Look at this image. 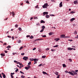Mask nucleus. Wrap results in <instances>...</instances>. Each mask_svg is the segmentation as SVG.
Segmentation results:
<instances>
[{
    "label": "nucleus",
    "mask_w": 78,
    "mask_h": 78,
    "mask_svg": "<svg viewBox=\"0 0 78 78\" xmlns=\"http://www.w3.org/2000/svg\"><path fill=\"white\" fill-rule=\"evenodd\" d=\"M69 73L70 74V75H72L73 76H74V75H77V73L73 71H72V72H69Z\"/></svg>",
    "instance_id": "obj_1"
},
{
    "label": "nucleus",
    "mask_w": 78,
    "mask_h": 78,
    "mask_svg": "<svg viewBox=\"0 0 78 78\" xmlns=\"http://www.w3.org/2000/svg\"><path fill=\"white\" fill-rule=\"evenodd\" d=\"M47 6H48V4L46 3L42 7L44 8H47Z\"/></svg>",
    "instance_id": "obj_2"
},
{
    "label": "nucleus",
    "mask_w": 78,
    "mask_h": 78,
    "mask_svg": "<svg viewBox=\"0 0 78 78\" xmlns=\"http://www.w3.org/2000/svg\"><path fill=\"white\" fill-rule=\"evenodd\" d=\"M28 57L24 56L23 57V59H24V60H25V61H27V59H28Z\"/></svg>",
    "instance_id": "obj_3"
},
{
    "label": "nucleus",
    "mask_w": 78,
    "mask_h": 78,
    "mask_svg": "<svg viewBox=\"0 0 78 78\" xmlns=\"http://www.w3.org/2000/svg\"><path fill=\"white\" fill-rule=\"evenodd\" d=\"M48 12H44L43 13V16H45V14H46V15H47L48 14Z\"/></svg>",
    "instance_id": "obj_4"
},
{
    "label": "nucleus",
    "mask_w": 78,
    "mask_h": 78,
    "mask_svg": "<svg viewBox=\"0 0 78 78\" xmlns=\"http://www.w3.org/2000/svg\"><path fill=\"white\" fill-rule=\"evenodd\" d=\"M66 36L65 35V34L61 35V37H60L62 38H64L65 37H64V36Z\"/></svg>",
    "instance_id": "obj_5"
},
{
    "label": "nucleus",
    "mask_w": 78,
    "mask_h": 78,
    "mask_svg": "<svg viewBox=\"0 0 78 78\" xmlns=\"http://www.w3.org/2000/svg\"><path fill=\"white\" fill-rule=\"evenodd\" d=\"M39 59L37 58H34V62H37V61H38Z\"/></svg>",
    "instance_id": "obj_6"
},
{
    "label": "nucleus",
    "mask_w": 78,
    "mask_h": 78,
    "mask_svg": "<svg viewBox=\"0 0 78 78\" xmlns=\"http://www.w3.org/2000/svg\"><path fill=\"white\" fill-rule=\"evenodd\" d=\"M62 2H61L59 4L60 7H62Z\"/></svg>",
    "instance_id": "obj_7"
},
{
    "label": "nucleus",
    "mask_w": 78,
    "mask_h": 78,
    "mask_svg": "<svg viewBox=\"0 0 78 78\" xmlns=\"http://www.w3.org/2000/svg\"><path fill=\"white\" fill-rule=\"evenodd\" d=\"M42 73H43V74H44V75H45L46 74V75H48V74H47V73H46L44 71H43Z\"/></svg>",
    "instance_id": "obj_8"
},
{
    "label": "nucleus",
    "mask_w": 78,
    "mask_h": 78,
    "mask_svg": "<svg viewBox=\"0 0 78 78\" xmlns=\"http://www.w3.org/2000/svg\"><path fill=\"white\" fill-rule=\"evenodd\" d=\"M12 17H14V15H15V13H14V11H13L12 13Z\"/></svg>",
    "instance_id": "obj_9"
},
{
    "label": "nucleus",
    "mask_w": 78,
    "mask_h": 78,
    "mask_svg": "<svg viewBox=\"0 0 78 78\" xmlns=\"http://www.w3.org/2000/svg\"><path fill=\"white\" fill-rule=\"evenodd\" d=\"M45 21H44V20H41V23H45Z\"/></svg>",
    "instance_id": "obj_10"
},
{
    "label": "nucleus",
    "mask_w": 78,
    "mask_h": 78,
    "mask_svg": "<svg viewBox=\"0 0 78 78\" xmlns=\"http://www.w3.org/2000/svg\"><path fill=\"white\" fill-rule=\"evenodd\" d=\"M78 3V1L77 0H76L74 2V4H76Z\"/></svg>",
    "instance_id": "obj_11"
},
{
    "label": "nucleus",
    "mask_w": 78,
    "mask_h": 78,
    "mask_svg": "<svg viewBox=\"0 0 78 78\" xmlns=\"http://www.w3.org/2000/svg\"><path fill=\"white\" fill-rule=\"evenodd\" d=\"M75 18H73L70 20L71 22H73L75 20Z\"/></svg>",
    "instance_id": "obj_12"
},
{
    "label": "nucleus",
    "mask_w": 78,
    "mask_h": 78,
    "mask_svg": "<svg viewBox=\"0 0 78 78\" xmlns=\"http://www.w3.org/2000/svg\"><path fill=\"white\" fill-rule=\"evenodd\" d=\"M68 50H73V48H68Z\"/></svg>",
    "instance_id": "obj_13"
},
{
    "label": "nucleus",
    "mask_w": 78,
    "mask_h": 78,
    "mask_svg": "<svg viewBox=\"0 0 78 78\" xmlns=\"http://www.w3.org/2000/svg\"><path fill=\"white\" fill-rule=\"evenodd\" d=\"M41 28H42V29L44 30L45 29V26H43Z\"/></svg>",
    "instance_id": "obj_14"
},
{
    "label": "nucleus",
    "mask_w": 78,
    "mask_h": 78,
    "mask_svg": "<svg viewBox=\"0 0 78 78\" xmlns=\"http://www.w3.org/2000/svg\"><path fill=\"white\" fill-rule=\"evenodd\" d=\"M54 73L56 75H58V74H59V73L58 72H56Z\"/></svg>",
    "instance_id": "obj_15"
},
{
    "label": "nucleus",
    "mask_w": 78,
    "mask_h": 78,
    "mask_svg": "<svg viewBox=\"0 0 78 78\" xmlns=\"http://www.w3.org/2000/svg\"><path fill=\"white\" fill-rule=\"evenodd\" d=\"M55 40L56 42H58V41L59 40V38H57L56 39H55Z\"/></svg>",
    "instance_id": "obj_16"
},
{
    "label": "nucleus",
    "mask_w": 78,
    "mask_h": 78,
    "mask_svg": "<svg viewBox=\"0 0 78 78\" xmlns=\"http://www.w3.org/2000/svg\"><path fill=\"white\" fill-rule=\"evenodd\" d=\"M30 61H34V58H30Z\"/></svg>",
    "instance_id": "obj_17"
},
{
    "label": "nucleus",
    "mask_w": 78,
    "mask_h": 78,
    "mask_svg": "<svg viewBox=\"0 0 78 78\" xmlns=\"http://www.w3.org/2000/svg\"><path fill=\"white\" fill-rule=\"evenodd\" d=\"M46 18H49V17H50V16H49V15H47L46 16Z\"/></svg>",
    "instance_id": "obj_18"
},
{
    "label": "nucleus",
    "mask_w": 78,
    "mask_h": 78,
    "mask_svg": "<svg viewBox=\"0 0 78 78\" xmlns=\"http://www.w3.org/2000/svg\"><path fill=\"white\" fill-rule=\"evenodd\" d=\"M70 13H71V14H74V13H75V12L73 11H71Z\"/></svg>",
    "instance_id": "obj_19"
},
{
    "label": "nucleus",
    "mask_w": 78,
    "mask_h": 78,
    "mask_svg": "<svg viewBox=\"0 0 78 78\" xmlns=\"http://www.w3.org/2000/svg\"><path fill=\"white\" fill-rule=\"evenodd\" d=\"M31 62H30L29 63H28V66H29V65H31Z\"/></svg>",
    "instance_id": "obj_20"
},
{
    "label": "nucleus",
    "mask_w": 78,
    "mask_h": 78,
    "mask_svg": "<svg viewBox=\"0 0 78 78\" xmlns=\"http://www.w3.org/2000/svg\"><path fill=\"white\" fill-rule=\"evenodd\" d=\"M11 47L10 46V45H9L8 46H7L6 47V48H11Z\"/></svg>",
    "instance_id": "obj_21"
},
{
    "label": "nucleus",
    "mask_w": 78,
    "mask_h": 78,
    "mask_svg": "<svg viewBox=\"0 0 78 78\" xmlns=\"http://www.w3.org/2000/svg\"><path fill=\"white\" fill-rule=\"evenodd\" d=\"M23 48V46H21L19 50H22V49Z\"/></svg>",
    "instance_id": "obj_22"
},
{
    "label": "nucleus",
    "mask_w": 78,
    "mask_h": 78,
    "mask_svg": "<svg viewBox=\"0 0 78 78\" xmlns=\"http://www.w3.org/2000/svg\"><path fill=\"white\" fill-rule=\"evenodd\" d=\"M63 67H66V65L65 64H63Z\"/></svg>",
    "instance_id": "obj_23"
},
{
    "label": "nucleus",
    "mask_w": 78,
    "mask_h": 78,
    "mask_svg": "<svg viewBox=\"0 0 78 78\" xmlns=\"http://www.w3.org/2000/svg\"><path fill=\"white\" fill-rule=\"evenodd\" d=\"M27 67V68L28 69H30V68H31V66L29 65H28Z\"/></svg>",
    "instance_id": "obj_24"
},
{
    "label": "nucleus",
    "mask_w": 78,
    "mask_h": 78,
    "mask_svg": "<svg viewBox=\"0 0 78 78\" xmlns=\"http://www.w3.org/2000/svg\"><path fill=\"white\" fill-rule=\"evenodd\" d=\"M7 45V43H4L3 44V45Z\"/></svg>",
    "instance_id": "obj_25"
},
{
    "label": "nucleus",
    "mask_w": 78,
    "mask_h": 78,
    "mask_svg": "<svg viewBox=\"0 0 78 78\" xmlns=\"http://www.w3.org/2000/svg\"><path fill=\"white\" fill-rule=\"evenodd\" d=\"M46 57V56H42V58H45Z\"/></svg>",
    "instance_id": "obj_26"
},
{
    "label": "nucleus",
    "mask_w": 78,
    "mask_h": 78,
    "mask_svg": "<svg viewBox=\"0 0 78 78\" xmlns=\"http://www.w3.org/2000/svg\"><path fill=\"white\" fill-rule=\"evenodd\" d=\"M38 41H41V40H43V39L39 38L37 39Z\"/></svg>",
    "instance_id": "obj_27"
},
{
    "label": "nucleus",
    "mask_w": 78,
    "mask_h": 78,
    "mask_svg": "<svg viewBox=\"0 0 78 78\" xmlns=\"http://www.w3.org/2000/svg\"><path fill=\"white\" fill-rule=\"evenodd\" d=\"M58 47V45H56L55 46H53V47Z\"/></svg>",
    "instance_id": "obj_28"
},
{
    "label": "nucleus",
    "mask_w": 78,
    "mask_h": 78,
    "mask_svg": "<svg viewBox=\"0 0 78 78\" xmlns=\"http://www.w3.org/2000/svg\"><path fill=\"white\" fill-rule=\"evenodd\" d=\"M20 42H21V40H19L18 41V43H20Z\"/></svg>",
    "instance_id": "obj_29"
},
{
    "label": "nucleus",
    "mask_w": 78,
    "mask_h": 78,
    "mask_svg": "<svg viewBox=\"0 0 78 78\" xmlns=\"http://www.w3.org/2000/svg\"><path fill=\"white\" fill-rule=\"evenodd\" d=\"M42 37H47V36L45 35H42Z\"/></svg>",
    "instance_id": "obj_30"
},
{
    "label": "nucleus",
    "mask_w": 78,
    "mask_h": 78,
    "mask_svg": "<svg viewBox=\"0 0 78 78\" xmlns=\"http://www.w3.org/2000/svg\"><path fill=\"white\" fill-rule=\"evenodd\" d=\"M19 30L20 31H22V28H20V27H19Z\"/></svg>",
    "instance_id": "obj_31"
},
{
    "label": "nucleus",
    "mask_w": 78,
    "mask_h": 78,
    "mask_svg": "<svg viewBox=\"0 0 78 78\" xmlns=\"http://www.w3.org/2000/svg\"><path fill=\"white\" fill-rule=\"evenodd\" d=\"M2 76L3 77V78H5V77H6V76L5 75V74H4Z\"/></svg>",
    "instance_id": "obj_32"
},
{
    "label": "nucleus",
    "mask_w": 78,
    "mask_h": 78,
    "mask_svg": "<svg viewBox=\"0 0 78 78\" xmlns=\"http://www.w3.org/2000/svg\"><path fill=\"white\" fill-rule=\"evenodd\" d=\"M49 35H52V33L51 32H50L49 33Z\"/></svg>",
    "instance_id": "obj_33"
},
{
    "label": "nucleus",
    "mask_w": 78,
    "mask_h": 78,
    "mask_svg": "<svg viewBox=\"0 0 78 78\" xmlns=\"http://www.w3.org/2000/svg\"><path fill=\"white\" fill-rule=\"evenodd\" d=\"M38 18L37 17H34V19H38Z\"/></svg>",
    "instance_id": "obj_34"
},
{
    "label": "nucleus",
    "mask_w": 78,
    "mask_h": 78,
    "mask_svg": "<svg viewBox=\"0 0 78 78\" xmlns=\"http://www.w3.org/2000/svg\"><path fill=\"white\" fill-rule=\"evenodd\" d=\"M70 37L69 36H65V37L64 38H68Z\"/></svg>",
    "instance_id": "obj_35"
},
{
    "label": "nucleus",
    "mask_w": 78,
    "mask_h": 78,
    "mask_svg": "<svg viewBox=\"0 0 78 78\" xmlns=\"http://www.w3.org/2000/svg\"><path fill=\"white\" fill-rule=\"evenodd\" d=\"M26 3H27L28 4H30V2L28 1H27V2H26Z\"/></svg>",
    "instance_id": "obj_36"
},
{
    "label": "nucleus",
    "mask_w": 78,
    "mask_h": 78,
    "mask_svg": "<svg viewBox=\"0 0 78 78\" xmlns=\"http://www.w3.org/2000/svg\"><path fill=\"white\" fill-rule=\"evenodd\" d=\"M30 38L31 39H33V36H31V37H30Z\"/></svg>",
    "instance_id": "obj_37"
},
{
    "label": "nucleus",
    "mask_w": 78,
    "mask_h": 78,
    "mask_svg": "<svg viewBox=\"0 0 78 78\" xmlns=\"http://www.w3.org/2000/svg\"><path fill=\"white\" fill-rule=\"evenodd\" d=\"M69 60L70 61V62H72V59L71 58L69 59Z\"/></svg>",
    "instance_id": "obj_38"
},
{
    "label": "nucleus",
    "mask_w": 78,
    "mask_h": 78,
    "mask_svg": "<svg viewBox=\"0 0 78 78\" xmlns=\"http://www.w3.org/2000/svg\"><path fill=\"white\" fill-rule=\"evenodd\" d=\"M19 70V69H17L15 71V72H17V71Z\"/></svg>",
    "instance_id": "obj_39"
},
{
    "label": "nucleus",
    "mask_w": 78,
    "mask_h": 78,
    "mask_svg": "<svg viewBox=\"0 0 78 78\" xmlns=\"http://www.w3.org/2000/svg\"><path fill=\"white\" fill-rule=\"evenodd\" d=\"M1 56H5V55L2 53L1 54Z\"/></svg>",
    "instance_id": "obj_40"
},
{
    "label": "nucleus",
    "mask_w": 78,
    "mask_h": 78,
    "mask_svg": "<svg viewBox=\"0 0 78 78\" xmlns=\"http://www.w3.org/2000/svg\"><path fill=\"white\" fill-rule=\"evenodd\" d=\"M74 34H77V32H76V31H75L74 32Z\"/></svg>",
    "instance_id": "obj_41"
},
{
    "label": "nucleus",
    "mask_w": 78,
    "mask_h": 78,
    "mask_svg": "<svg viewBox=\"0 0 78 78\" xmlns=\"http://www.w3.org/2000/svg\"><path fill=\"white\" fill-rule=\"evenodd\" d=\"M10 75L12 78H14V76L12 74H11Z\"/></svg>",
    "instance_id": "obj_42"
},
{
    "label": "nucleus",
    "mask_w": 78,
    "mask_h": 78,
    "mask_svg": "<svg viewBox=\"0 0 78 78\" xmlns=\"http://www.w3.org/2000/svg\"><path fill=\"white\" fill-rule=\"evenodd\" d=\"M25 69H26V70H28V67H25Z\"/></svg>",
    "instance_id": "obj_43"
},
{
    "label": "nucleus",
    "mask_w": 78,
    "mask_h": 78,
    "mask_svg": "<svg viewBox=\"0 0 78 78\" xmlns=\"http://www.w3.org/2000/svg\"><path fill=\"white\" fill-rule=\"evenodd\" d=\"M20 73H22V74H23H23H24V73H23V72L20 71Z\"/></svg>",
    "instance_id": "obj_44"
},
{
    "label": "nucleus",
    "mask_w": 78,
    "mask_h": 78,
    "mask_svg": "<svg viewBox=\"0 0 78 78\" xmlns=\"http://www.w3.org/2000/svg\"><path fill=\"white\" fill-rule=\"evenodd\" d=\"M35 8H39V7H38V5H37L35 7Z\"/></svg>",
    "instance_id": "obj_45"
},
{
    "label": "nucleus",
    "mask_w": 78,
    "mask_h": 78,
    "mask_svg": "<svg viewBox=\"0 0 78 78\" xmlns=\"http://www.w3.org/2000/svg\"><path fill=\"white\" fill-rule=\"evenodd\" d=\"M21 78H25V76H23V75H22L21 76Z\"/></svg>",
    "instance_id": "obj_46"
},
{
    "label": "nucleus",
    "mask_w": 78,
    "mask_h": 78,
    "mask_svg": "<svg viewBox=\"0 0 78 78\" xmlns=\"http://www.w3.org/2000/svg\"><path fill=\"white\" fill-rule=\"evenodd\" d=\"M44 29H42V30L40 31V32H43V31H44Z\"/></svg>",
    "instance_id": "obj_47"
},
{
    "label": "nucleus",
    "mask_w": 78,
    "mask_h": 78,
    "mask_svg": "<svg viewBox=\"0 0 78 78\" xmlns=\"http://www.w3.org/2000/svg\"><path fill=\"white\" fill-rule=\"evenodd\" d=\"M75 38H76V39H78V35H77L76 37H75Z\"/></svg>",
    "instance_id": "obj_48"
},
{
    "label": "nucleus",
    "mask_w": 78,
    "mask_h": 78,
    "mask_svg": "<svg viewBox=\"0 0 78 78\" xmlns=\"http://www.w3.org/2000/svg\"><path fill=\"white\" fill-rule=\"evenodd\" d=\"M36 49V48H34L33 49V50H35Z\"/></svg>",
    "instance_id": "obj_49"
},
{
    "label": "nucleus",
    "mask_w": 78,
    "mask_h": 78,
    "mask_svg": "<svg viewBox=\"0 0 78 78\" xmlns=\"http://www.w3.org/2000/svg\"><path fill=\"white\" fill-rule=\"evenodd\" d=\"M15 27L16 28H17V27H18V25L17 24H16L15 26Z\"/></svg>",
    "instance_id": "obj_50"
},
{
    "label": "nucleus",
    "mask_w": 78,
    "mask_h": 78,
    "mask_svg": "<svg viewBox=\"0 0 78 78\" xmlns=\"http://www.w3.org/2000/svg\"><path fill=\"white\" fill-rule=\"evenodd\" d=\"M51 51H55V49H51Z\"/></svg>",
    "instance_id": "obj_51"
},
{
    "label": "nucleus",
    "mask_w": 78,
    "mask_h": 78,
    "mask_svg": "<svg viewBox=\"0 0 78 78\" xmlns=\"http://www.w3.org/2000/svg\"><path fill=\"white\" fill-rule=\"evenodd\" d=\"M50 50V49L48 48H47V49H46V50Z\"/></svg>",
    "instance_id": "obj_52"
},
{
    "label": "nucleus",
    "mask_w": 78,
    "mask_h": 78,
    "mask_svg": "<svg viewBox=\"0 0 78 78\" xmlns=\"http://www.w3.org/2000/svg\"><path fill=\"white\" fill-rule=\"evenodd\" d=\"M37 26L38 25H39V23H38L36 24Z\"/></svg>",
    "instance_id": "obj_53"
},
{
    "label": "nucleus",
    "mask_w": 78,
    "mask_h": 78,
    "mask_svg": "<svg viewBox=\"0 0 78 78\" xmlns=\"http://www.w3.org/2000/svg\"><path fill=\"white\" fill-rule=\"evenodd\" d=\"M24 55H25V53H21V55H22V56H23Z\"/></svg>",
    "instance_id": "obj_54"
},
{
    "label": "nucleus",
    "mask_w": 78,
    "mask_h": 78,
    "mask_svg": "<svg viewBox=\"0 0 78 78\" xmlns=\"http://www.w3.org/2000/svg\"><path fill=\"white\" fill-rule=\"evenodd\" d=\"M50 16H54V15L53 14H50Z\"/></svg>",
    "instance_id": "obj_55"
},
{
    "label": "nucleus",
    "mask_w": 78,
    "mask_h": 78,
    "mask_svg": "<svg viewBox=\"0 0 78 78\" xmlns=\"http://www.w3.org/2000/svg\"><path fill=\"white\" fill-rule=\"evenodd\" d=\"M4 52L5 53H8V51H5Z\"/></svg>",
    "instance_id": "obj_56"
},
{
    "label": "nucleus",
    "mask_w": 78,
    "mask_h": 78,
    "mask_svg": "<svg viewBox=\"0 0 78 78\" xmlns=\"http://www.w3.org/2000/svg\"><path fill=\"white\" fill-rule=\"evenodd\" d=\"M8 37H9V38H11V37L10 36H7Z\"/></svg>",
    "instance_id": "obj_57"
},
{
    "label": "nucleus",
    "mask_w": 78,
    "mask_h": 78,
    "mask_svg": "<svg viewBox=\"0 0 78 78\" xmlns=\"http://www.w3.org/2000/svg\"><path fill=\"white\" fill-rule=\"evenodd\" d=\"M42 64H40V65H39L38 66L39 67V66H42Z\"/></svg>",
    "instance_id": "obj_58"
},
{
    "label": "nucleus",
    "mask_w": 78,
    "mask_h": 78,
    "mask_svg": "<svg viewBox=\"0 0 78 78\" xmlns=\"http://www.w3.org/2000/svg\"><path fill=\"white\" fill-rule=\"evenodd\" d=\"M0 77L1 78H2V74H0Z\"/></svg>",
    "instance_id": "obj_59"
},
{
    "label": "nucleus",
    "mask_w": 78,
    "mask_h": 78,
    "mask_svg": "<svg viewBox=\"0 0 78 78\" xmlns=\"http://www.w3.org/2000/svg\"><path fill=\"white\" fill-rule=\"evenodd\" d=\"M12 39L13 40H14V37L12 36Z\"/></svg>",
    "instance_id": "obj_60"
},
{
    "label": "nucleus",
    "mask_w": 78,
    "mask_h": 78,
    "mask_svg": "<svg viewBox=\"0 0 78 78\" xmlns=\"http://www.w3.org/2000/svg\"><path fill=\"white\" fill-rule=\"evenodd\" d=\"M30 35H27V37H30Z\"/></svg>",
    "instance_id": "obj_61"
},
{
    "label": "nucleus",
    "mask_w": 78,
    "mask_h": 78,
    "mask_svg": "<svg viewBox=\"0 0 78 78\" xmlns=\"http://www.w3.org/2000/svg\"><path fill=\"white\" fill-rule=\"evenodd\" d=\"M14 62H17L16 60L14 61Z\"/></svg>",
    "instance_id": "obj_62"
},
{
    "label": "nucleus",
    "mask_w": 78,
    "mask_h": 78,
    "mask_svg": "<svg viewBox=\"0 0 78 78\" xmlns=\"http://www.w3.org/2000/svg\"><path fill=\"white\" fill-rule=\"evenodd\" d=\"M15 73H11V75H14Z\"/></svg>",
    "instance_id": "obj_63"
},
{
    "label": "nucleus",
    "mask_w": 78,
    "mask_h": 78,
    "mask_svg": "<svg viewBox=\"0 0 78 78\" xmlns=\"http://www.w3.org/2000/svg\"><path fill=\"white\" fill-rule=\"evenodd\" d=\"M78 72V70H75V72Z\"/></svg>",
    "instance_id": "obj_64"
}]
</instances>
